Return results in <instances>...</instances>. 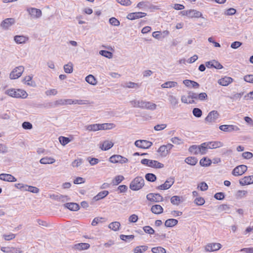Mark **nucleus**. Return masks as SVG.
<instances>
[{"label":"nucleus","instance_id":"nucleus-36","mask_svg":"<svg viewBox=\"0 0 253 253\" xmlns=\"http://www.w3.org/2000/svg\"><path fill=\"white\" fill-rule=\"evenodd\" d=\"M136 7L139 9L145 10L150 8V3L148 1H141L137 3Z\"/></svg>","mask_w":253,"mask_h":253},{"label":"nucleus","instance_id":"nucleus-57","mask_svg":"<svg viewBox=\"0 0 253 253\" xmlns=\"http://www.w3.org/2000/svg\"><path fill=\"white\" fill-rule=\"evenodd\" d=\"M87 160L91 166H94L99 162L98 159L95 158L88 157Z\"/></svg>","mask_w":253,"mask_h":253},{"label":"nucleus","instance_id":"nucleus-8","mask_svg":"<svg viewBox=\"0 0 253 253\" xmlns=\"http://www.w3.org/2000/svg\"><path fill=\"white\" fill-rule=\"evenodd\" d=\"M204 145L208 151V149H216L221 147L223 146V144L221 141H215L204 142Z\"/></svg>","mask_w":253,"mask_h":253},{"label":"nucleus","instance_id":"nucleus-64","mask_svg":"<svg viewBox=\"0 0 253 253\" xmlns=\"http://www.w3.org/2000/svg\"><path fill=\"white\" fill-rule=\"evenodd\" d=\"M22 127L25 129H31L33 127L32 124L28 122H24L22 124Z\"/></svg>","mask_w":253,"mask_h":253},{"label":"nucleus","instance_id":"nucleus-20","mask_svg":"<svg viewBox=\"0 0 253 253\" xmlns=\"http://www.w3.org/2000/svg\"><path fill=\"white\" fill-rule=\"evenodd\" d=\"M189 18H203V14L200 11H197L195 9L188 10V16Z\"/></svg>","mask_w":253,"mask_h":253},{"label":"nucleus","instance_id":"nucleus-50","mask_svg":"<svg viewBox=\"0 0 253 253\" xmlns=\"http://www.w3.org/2000/svg\"><path fill=\"white\" fill-rule=\"evenodd\" d=\"M248 191L246 190H238L236 195L237 199H242L246 196Z\"/></svg>","mask_w":253,"mask_h":253},{"label":"nucleus","instance_id":"nucleus-63","mask_svg":"<svg viewBox=\"0 0 253 253\" xmlns=\"http://www.w3.org/2000/svg\"><path fill=\"white\" fill-rule=\"evenodd\" d=\"M198 187L202 191H206L208 188L207 184L205 182H202L199 184Z\"/></svg>","mask_w":253,"mask_h":253},{"label":"nucleus","instance_id":"nucleus-49","mask_svg":"<svg viewBox=\"0 0 253 253\" xmlns=\"http://www.w3.org/2000/svg\"><path fill=\"white\" fill-rule=\"evenodd\" d=\"M120 238L121 240L125 241L126 242H129L130 240H132L134 239V236L133 235H120Z\"/></svg>","mask_w":253,"mask_h":253},{"label":"nucleus","instance_id":"nucleus-9","mask_svg":"<svg viewBox=\"0 0 253 253\" xmlns=\"http://www.w3.org/2000/svg\"><path fill=\"white\" fill-rule=\"evenodd\" d=\"M219 113L217 111H211L205 118V121L208 123H214L219 118Z\"/></svg>","mask_w":253,"mask_h":253},{"label":"nucleus","instance_id":"nucleus-31","mask_svg":"<svg viewBox=\"0 0 253 253\" xmlns=\"http://www.w3.org/2000/svg\"><path fill=\"white\" fill-rule=\"evenodd\" d=\"M109 194V192L106 190L102 191L99 192L95 196L93 197V200L95 201L101 200L106 196H107Z\"/></svg>","mask_w":253,"mask_h":253},{"label":"nucleus","instance_id":"nucleus-7","mask_svg":"<svg viewBox=\"0 0 253 253\" xmlns=\"http://www.w3.org/2000/svg\"><path fill=\"white\" fill-rule=\"evenodd\" d=\"M147 199L152 202L159 203L163 201L162 196L159 193H149L146 196Z\"/></svg>","mask_w":253,"mask_h":253},{"label":"nucleus","instance_id":"nucleus-18","mask_svg":"<svg viewBox=\"0 0 253 253\" xmlns=\"http://www.w3.org/2000/svg\"><path fill=\"white\" fill-rule=\"evenodd\" d=\"M0 179L7 182H15L17 179L12 175L7 173L0 174Z\"/></svg>","mask_w":253,"mask_h":253},{"label":"nucleus","instance_id":"nucleus-2","mask_svg":"<svg viewBox=\"0 0 253 253\" xmlns=\"http://www.w3.org/2000/svg\"><path fill=\"white\" fill-rule=\"evenodd\" d=\"M144 185V180L141 176L134 178L129 184V188L133 191H137L141 189Z\"/></svg>","mask_w":253,"mask_h":253},{"label":"nucleus","instance_id":"nucleus-28","mask_svg":"<svg viewBox=\"0 0 253 253\" xmlns=\"http://www.w3.org/2000/svg\"><path fill=\"white\" fill-rule=\"evenodd\" d=\"M157 152L159 153L162 157H166L169 154L165 145L161 146L157 150Z\"/></svg>","mask_w":253,"mask_h":253},{"label":"nucleus","instance_id":"nucleus-40","mask_svg":"<svg viewBox=\"0 0 253 253\" xmlns=\"http://www.w3.org/2000/svg\"><path fill=\"white\" fill-rule=\"evenodd\" d=\"M120 226L121 224L119 222L114 221L109 224L108 227L114 231H117L119 230Z\"/></svg>","mask_w":253,"mask_h":253},{"label":"nucleus","instance_id":"nucleus-30","mask_svg":"<svg viewBox=\"0 0 253 253\" xmlns=\"http://www.w3.org/2000/svg\"><path fill=\"white\" fill-rule=\"evenodd\" d=\"M157 105L150 101H145L143 109H147L151 111L156 110Z\"/></svg>","mask_w":253,"mask_h":253},{"label":"nucleus","instance_id":"nucleus-53","mask_svg":"<svg viewBox=\"0 0 253 253\" xmlns=\"http://www.w3.org/2000/svg\"><path fill=\"white\" fill-rule=\"evenodd\" d=\"M192 113L193 115L197 118H200L202 115V110L198 108H195L193 109Z\"/></svg>","mask_w":253,"mask_h":253},{"label":"nucleus","instance_id":"nucleus-33","mask_svg":"<svg viewBox=\"0 0 253 253\" xmlns=\"http://www.w3.org/2000/svg\"><path fill=\"white\" fill-rule=\"evenodd\" d=\"M115 125L112 123H105L102 124H99V130L110 129L115 127Z\"/></svg>","mask_w":253,"mask_h":253},{"label":"nucleus","instance_id":"nucleus-29","mask_svg":"<svg viewBox=\"0 0 253 253\" xmlns=\"http://www.w3.org/2000/svg\"><path fill=\"white\" fill-rule=\"evenodd\" d=\"M151 211L156 214L162 213L163 212V208L159 205L152 206L151 209Z\"/></svg>","mask_w":253,"mask_h":253},{"label":"nucleus","instance_id":"nucleus-52","mask_svg":"<svg viewBox=\"0 0 253 253\" xmlns=\"http://www.w3.org/2000/svg\"><path fill=\"white\" fill-rule=\"evenodd\" d=\"M99 53L101 55L109 59L113 57L112 53L109 51L102 50L99 51Z\"/></svg>","mask_w":253,"mask_h":253},{"label":"nucleus","instance_id":"nucleus-59","mask_svg":"<svg viewBox=\"0 0 253 253\" xmlns=\"http://www.w3.org/2000/svg\"><path fill=\"white\" fill-rule=\"evenodd\" d=\"M104 218L103 217H95L91 222V225L93 226H96L98 223L100 222H102V220Z\"/></svg>","mask_w":253,"mask_h":253},{"label":"nucleus","instance_id":"nucleus-22","mask_svg":"<svg viewBox=\"0 0 253 253\" xmlns=\"http://www.w3.org/2000/svg\"><path fill=\"white\" fill-rule=\"evenodd\" d=\"M14 40L17 44H22L25 43L29 40V38L24 36L17 35L14 37Z\"/></svg>","mask_w":253,"mask_h":253},{"label":"nucleus","instance_id":"nucleus-47","mask_svg":"<svg viewBox=\"0 0 253 253\" xmlns=\"http://www.w3.org/2000/svg\"><path fill=\"white\" fill-rule=\"evenodd\" d=\"M170 202L174 205H178L181 202V198L178 196H173L170 199Z\"/></svg>","mask_w":253,"mask_h":253},{"label":"nucleus","instance_id":"nucleus-51","mask_svg":"<svg viewBox=\"0 0 253 253\" xmlns=\"http://www.w3.org/2000/svg\"><path fill=\"white\" fill-rule=\"evenodd\" d=\"M124 179V177L123 175H117L115 177L114 180L113 181V184L115 185H117L120 184Z\"/></svg>","mask_w":253,"mask_h":253},{"label":"nucleus","instance_id":"nucleus-16","mask_svg":"<svg viewBox=\"0 0 253 253\" xmlns=\"http://www.w3.org/2000/svg\"><path fill=\"white\" fill-rule=\"evenodd\" d=\"M146 15V13L142 12H136L129 13L127 15L126 18L129 20H133L144 17Z\"/></svg>","mask_w":253,"mask_h":253},{"label":"nucleus","instance_id":"nucleus-48","mask_svg":"<svg viewBox=\"0 0 253 253\" xmlns=\"http://www.w3.org/2000/svg\"><path fill=\"white\" fill-rule=\"evenodd\" d=\"M25 191H29L33 193H38L39 192V189L36 187L27 185V187L25 188Z\"/></svg>","mask_w":253,"mask_h":253},{"label":"nucleus","instance_id":"nucleus-10","mask_svg":"<svg viewBox=\"0 0 253 253\" xmlns=\"http://www.w3.org/2000/svg\"><path fill=\"white\" fill-rule=\"evenodd\" d=\"M134 145L140 148L148 149L152 145V143L146 140H137L135 141Z\"/></svg>","mask_w":253,"mask_h":253},{"label":"nucleus","instance_id":"nucleus-24","mask_svg":"<svg viewBox=\"0 0 253 253\" xmlns=\"http://www.w3.org/2000/svg\"><path fill=\"white\" fill-rule=\"evenodd\" d=\"M240 183L242 185H248L253 183V175L245 176L242 180L240 181Z\"/></svg>","mask_w":253,"mask_h":253},{"label":"nucleus","instance_id":"nucleus-46","mask_svg":"<svg viewBox=\"0 0 253 253\" xmlns=\"http://www.w3.org/2000/svg\"><path fill=\"white\" fill-rule=\"evenodd\" d=\"M151 251L153 253H166V249L162 247L152 248Z\"/></svg>","mask_w":253,"mask_h":253},{"label":"nucleus","instance_id":"nucleus-42","mask_svg":"<svg viewBox=\"0 0 253 253\" xmlns=\"http://www.w3.org/2000/svg\"><path fill=\"white\" fill-rule=\"evenodd\" d=\"M64 70L66 73L70 74L73 72V65L72 63L69 62L64 66Z\"/></svg>","mask_w":253,"mask_h":253},{"label":"nucleus","instance_id":"nucleus-58","mask_svg":"<svg viewBox=\"0 0 253 253\" xmlns=\"http://www.w3.org/2000/svg\"><path fill=\"white\" fill-rule=\"evenodd\" d=\"M74 104L87 105L89 104V101L86 100L75 99L74 100Z\"/></svg>","mask_w":253,"mask_h":253},{"label":"nucleus","instance_id":"nucleus-5","mask_svg":"<svg viewBox=\"0 0 253 253\" xmlns=\"http://www.w3.org/2000/svg\"><path fill=\"white\" fill-rule=\"evenodd\" d=\"M109 161L114 164L120 163L121 164L127 163L128 159L120 155H114L109 158Z\"/></svg>","mask_w":253,"mask_h":253},{"label":"nucleus","instance_id":"nucleus-19","mask_svg":"<svg viewBox=\"0 0 253 253\" xmlns=\"http://www.w3.org/2000/svg\"><path fill=\"white\" fill-rule=\"evenodd\" d=\"M233 79L229 77L225 76L218 80V83L222 86H227L230 83H232Z\"/></svg>","mask_w":253,"mask_h":253},{"label":"nucleus","instance_id":"nucleus-55","mask_svg":"<svg viewBox=\"0 0 253 253\" xmlns=\"http://www.w3.org/2000/svg\"><path fill=\"white\" fill-rule=\"evenodd\" d=\"M188 99L189 98L188 97V96L182 95L181 98V100L182 102L186 104H193L195 103L194 100H188Z\"/></svg>","mask_w":253,"mask_h":253},{"label":"nucleus","instance_id":"nucleus-32","mask_svg":"<svg viewBox=\"0 0 253 253\" xmlns=\"http://www.w3.org/2000/svg\"><path fill=\"white\" fill-rule=\"evenodd\" d=\"M148 249V247L146 245H142L137 246L133 250L134 253H143Z\"/></svg>","mask_w":253,"mask_h":253},{"label":"nucleus","instance_id":"nucleus-21","mask_svg":"<svg viewBox=\"0 0 253 253\" xmlns=\"http://www.w3.org/2000/svg\"><path fill=\"white\" fill-rule=\"evenodd\" d=\"M168 100L172 108L174 109L177 106L179 101L176 97L172 95H169L168 96Z\"/></svg>","mask_w":253,"mask_h":253},{"label":"nucleus","instance_id":"nucleus-61","mask_svg":"<svg viewBox=\"0 0 253 253\" xmlns=\"http://www.w3.org/2000/svg\"><path fill=\"white\" fill-rule=\"evenodd\" d=\"M205 201L202 197H197L194 200V203L198 206H202L204 204Z\"/></svg>","mask_w":253,"mask_h":253},{"label":"nucleus","instance_id":"nucleus-43","mask_svg":"<svg viewBox=\"0 0 253 253\" xmlns=\"http://www.w3.org/2000/svg\"><path fill=\"white\" fill-rule=\"evenodd\" d=\"M85 128L88 131H96L99 130V124H95L85 126Z\"/></svg>","mask_w":253,"mask_h":253},{"label":"nucleus","instance_id":"nucleus-37","mask_svg":"<svg viewBox=\"0 0 253 253\" xmlns=\"http://www.w3.org/2000/svg\"><path fill=\"white\" fill-rule=\"evenodd\" d=\"M55 160L51 157H44L42 158L40 162L42 164H51L55 162Z\"/></svg>","mask_w":253,"mask_h":253},{"label":"nucleus","instance_id":"nucleus-17","mask_svg":"<svg viewBox=\"0 0 253 253\" xmlns=\"http://www.w3.org/2000/svg\"><path fill=\"white\" fill-rule=\"evenodd\" d=\"M89 247L90 245L89 244L85 243H81L73 245L72 248L76 251H81L83 250H87L89 248Z\"/></svg>","mask_w":253,"mask_h":253},{"label":"nucleus","instance_id":"nucleus-27","mask_svg":"<svg viewBox=\"0 0 253 253\" xmlns=\"http://www.w3.org/2000/svg\"><path fill=\"white\" fill-rule=\"evenodd\" d=\"M148 167L153 168L160 169L164 168V165L157 161L150 160Z\"/></svg>","mask_w":253,"mask_h":253},{"label":"nucleus","instance_id":"nucleus-6","mask_svg":"<svg viewBox=\"0 0 253 253\" xmlns=\"http://www.w3.org/2000/svg\"><path fill=\"white\" fill-rule=\"evenodd\" d=\"M222 246L220 243H211L206 245L205 247V250L206 252H212L219 250L221 249Z\"/></svg>","mask_w":253,"mask_h":253},{"label":"nucleus","instance_id":"nucleus-1","mask_svg":"<svg viewBox=\"0 0 253 253\" xmlns=\"http://www.w3.org/2000/svg\"><path fill=\"white\" fill-rule=\"evenodd\" d=\"M5 93L10 96L17 98H26L28 96L26 91L20 89H9L5 91Z\"/></svg>","mask_w":253,"mask_h":253},{"label":"nucleus","instance_id":"nucleus-45","mask_svg":"<svg viewBox=\"0 0 253 253\" xmlns=\"http://www.w3.org/2000/svg\"><path fill=\"white\" fill-rule=\"evenodd\" d=\"M58 139L61 144L63 146L66 145L71 141L69 138L62 136H60Z\"/></svg>","mask_w":253,"mask_h":253},{"label":"nucleus","instance_id":"nucleus-13","mask_svg":"<svg viewBox=\"0 0 253 253\" xmlns=\"http://www.w3.org/2000/svg\"><path fill=\"white\" fill-rule=\"evenodd\" d=\"M247 170V167L244 165H241L235 167L233 171L232 174L234 176L241 175Z\"/></svg>","mask_w":253,"mask_h":253},{"label":"nucleus","instance_id":"nucleus-23","mask_svg":"<svg viewBox=\"0 0 253 253\" xmlns=\"http://www.w3.org/2000/svg\"><path fill=\"white\" fill-rule=\"evenodd\" d=\"M121 86L124 88H139L140 86V84L135 83L131 82H126L121 84Z\"/></svg>","mask_w":253,"mask_h":253},{"label":"nucleus","instance_id":"nucleus-60","mask_svg":"<svg viewBox=\"0 0 253 253\" xmlns=\"http://www.w3.org/2000/svg\"><path fill=\"white\" fill-rule=\"evenodd\" d=\"M109 23L111 25L118 26L120 25V21L115 17H111L109 19Z\"/></svg>","mask_w":253,"mask_h":253},{"label":"nucleus","instance_id":"nucleus-39","mask_svg":"<svg viewBox=\"0 0 253 253\" xmlns=\"http://www.w3.org/2000/svg\"><path fill=\"white\" fill-rule=\"evenodd\" d=\"M185 162L188 165L195 166L198 162V159L194 157H189L185 159Z\"/></svg>","mask_w":253,"mask_h":253},{"label":"nucleus","instance_id":"nucleus-56","mask_svg":"<svg viewBox=\"0 0 253 253\" xmlns=\"http://www.w3.org/2000/svg\"><path fill=\"white\" fill-rule=\"evenodd\" d=\"M170 141L174 144L180 145L183 143V140L178 137H174L171 138Z\"/></svg>","mask_w":253,"mask_h":253},{"label":"nucleus","instance_id":"nucleus-26","mask_svg":"<svg viewBox=\"0 0 253 253\" xmlns=\"http://www.w3.org/2000/svg\"><path fill=\"white\" fill-rule=\"evenodd\" d=\"M114 145V143L110 141L106 140L104 141L102 145L100 146V148L104 151H107L111 148Z\"/></svg>","mask_w":253,"mask_h":253},{"label":"nucleus","instance_id":"nucleus-4","mask_svg":"<svg viewBox=\"0 0 253 253\" xmlns=\"http://www.w3.org/2000/svg\"><path fill=\"white\" fill-rule=\"evenodd\" d=\"M24 70V68L23 66H19L15 68L10 73V79L11 80L18 79L22 75Z\"/></svg>","mask_w":253,"mask_h":253},{"label":"nucleus","instance_id":"nucleus-11","mask_svg":"<svg viewBox=\"0 0 253 253\" xmlns=\"http://www.w3.org/2000/svg\"><path fill=\"white\" fill-rule=\"evenodd\" d=\"M27 12L29 15L33 18L38 19L41 17L42 15V11L40 9L36 8L31 7L27 9Z\"/></svg>","mask_w":253,"mask_h":253},{"label":"nucleus","instance_id":"nucleus-41","mask_svg":"<svg viewBox=\"0 0 253 253\" xmlns=\"http://www.w3.org/2000/svg\"><path fill=\"white\" fill-rule=\"evenodd\" d=\"M211 164V159L204 157L200 160V164L203 167H208L210 166Z\"/></svg>","mask_w":253,"mask_h":253},{"label":"nucleus","instance_id":"nucleus-34","mask_svg":"<svg viewBox=\"0 0 253 253\" xmlns=\"http://www.w3.org/2000/svg\"><path fill=\"white\" fill-rule=\"evenodd\" d=\"M85 81L90 84L95 85L97 84V81L96 78L92 75H89L85 77Z\"/></svg>","mask_w":253,"mask_h":253},{"label":"nucleus","instance_id":"nucleus-54","mask_svg":"<svg viewBox=\"0 0 253 253\" xmlns=\"http://www.w3.org/2000/svg\"><path fill=\"white\" fill-rule=\"evenodd\" d=\"M144 231L148 234L152 235L155 233V230L150 226H145L143 227Z\"/></svg>","mask_w":253,"mask_h":253},{"label":"nucleus","instance_id":"nucleus-12","mask_svg":"<svg viewBox=\"0 0 253 253\" xmlns=\"http://www.w3.org/2000/svg\"><path fill=\"white\" fill-rule=\"evenodd\" d=\"M174 179L173 177H169L168 178L165 182L157 187V189L159 190H167L169 189L174 183Z\"/></svg>","mask_w":253,"mask_h":253},{"label":"nucleus","instance_id":"nucleus-3","mask_svg":"<svg viewBox=\"0 0 253 253\" xmlns=\"http://www.w3.org/2000/svg\"><path fill=\"white\" fill-rule=\"evenodd\" d=\"M189 151L194 155H205L207 153V149H206L204 143L201 145H193L191 146L188 149Z\"/></svg>","mask_w":253,"mask_h":253},{"label":"nucleus","instance_id":"nucleus-35","mask_svg":"<svg viewBox=\"0 0 253 253\" xmlns=\"http://www.w3.org/2000/svg\"><path fill=\"white\" fill-rule=\"evenodd\" d=\"M178 223V220L173 218L167 219L165 222V225L168 227H172Z\"/></svg>","mask_w":253,"mask_h":253},{"label":"nucleus","instance_id":"nucleus-25","mask_svg":"<svg viewBox=\"0 0 253 253\" xmlns=\"http://www.w3.org/2000/svg\"><path fill=\"white\" fill-rule=\"evenodd\" d=\"M64 206L72 211H77L79 210V205L76 203H68L64 204Z\"/></svg>","mask_w":253,"mask_h":253},{"label":"nucleus","instance_id":"nucleus-15","mask_svg":"<svg viewBox=\"0 0 253 253\" xmlns=\"http://www.w3.org/2000/svg\"><path fill=\"white\" fill-rule=\"evenodd\" d=\"M15 22L14 18H8L3 20L0 23V27L4 30H7L10 26Z\"/></svg>","mask_w":253,"mask_h":253},{"label":"nucleus","instance_id":"nucleus-44","mask_svg":"<svg viewBox=\"0 0 253 253\" xmlns=\"http://www.w3.org/2000/svg\"><path fill=\"white\" fill-rule=\"evenodd\" d=\"M145 179L148 181L150 182H154L157 179L156 176L152 173H148L145 174Z\"/></svg>","mask_w":253,"mask_h":253},{"label":"nucleus","instance_id":"nucleus-62","mask_svg":"<svg viewBox=\"0 0 253 253\" xmlns=\"http://www.w3.org/2000/svg\"><path fill=\"white\" fill-rule=\"evenodd\" d=\"M188 97L190 99H191V100H198V93L192 92V91H189L188 93Z\"/></svg>","mask_w":253,"mask_h":253},{"label":"nucleus","instance_id":"nucleus-38","mask_svg":"<svg viewBox=\"0 0 253 253\" xmlns=\"http://www.w3.org/2000/svg\"><path fill=\"white\" fill-rule=\"evenodd\" d=\"M177 85V83L176 82L168 81L166 82L161 85L162 88H172L175 87Z\"/></svg>","mask_w":253,"mask_h":253},{"label":"nucleus","instance_id":"nucleus-14","mask_svg":"<svg viewBox=\"0 0 253 253\" xmlns=\"http://www.w3.org/2000/svg\"><path fill=\"white\" fill-rule=\"evenodd\" d=\"M219 128L224 132H232L233 131H238L240 128L238 126L233 125H223L219 126Z\"/></svg>","mask_w":253,"mask_h":253}]
</instances>
